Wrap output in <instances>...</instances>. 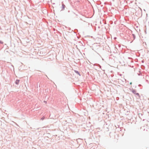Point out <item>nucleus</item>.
<instances>
[{"instance_id": "9b49d317", "label": "nucleus", "mask_w": 149, "mask_h": 149, "mask_svg": "<svg viewBox=\"0 0 149 149\" xmlns=\"http://www.w3.org/2000/svg\"><path fill=\"white\" fill-rule=\"evenodd\" d=\"M0 43L1 44H3V42H2L1 40H0Z\"/></svg>"}, {"instance_id": "20e7f679", "label": "nucleus", "mask_w": 149, "mask_h": 149, "mask_svg": "<svg viewBox=\"0 0 149 149\" xmlns=\"http://www.w3.org/2000/svg\"><path fill=\"white\" fill-rule=\"evenodd\" d=\"M65 5L64 4H62V10H63L64 9V8L65 7Z\"/></svg>"}, {"instance_id": "f257e3e1", "label": "nucleus", "mask_w": 149, "mask_h": 149, "mask_svg": "<svg viewBox=\"0 0 149 149\" xmlns=\"http://www.w3.org/2000/svg\"><path fill=\"white\" fill-rule=\"evenodd\" d=\"M19 79H17L15 81V83L17 85H18L19 83Z\"/></svg>"}, {"instance_id": "39448f33", "label": "nucleus", "mask_w": 149, "mask_h": 149, "mask_svg": "<svg viewBox=\"0 0 149 149\" xmlns=\"http://www.w3.org/2000/svg\"><path fill=\"white\" fill-rule=\"evenodd\" d=\"M132 36H133V38H133V40H134L136 38V36L135 34H132Z\"/></svg>"}, {"instance_id": "9d476101", "label": "nucleus", "mask_w": 149, "mask_h": 149, "mask_svg": "<svg viewBox=\"0 0 149 149\" xmlns=\"http://www.w3.org/2000/svg\"><path fill=\"white\" fill-rule=\"evenodd\" d=\"M45 117L43 116L41 118V119L42 120H44L45 119Z\"/></svg>"}, {"instance_id": "4468645a", "label": "nucleus", "mask_w": 149, "mask_h": 149, "mask_svg": "<svg viewBox=\"0 0 149 149\" xmlns=\"http://www.w3.org/2000/svg\"><path fill=\"white\" fill-rule=\"evenodd\" d=\"M142 62H143V61H142Z\"/></svg>"}, {"instance_id": "f03ea898", "label": "nucleus", "mask_w": 149, "mask_h": 149, "mask_svg": "<svg viewBox=\"0 0 149 149\" xmlns=\"http://www.w3.org/2000/svg\"><path fill=\"white\" fill-rule=\"evenodd\" d=\"M94 65L95 66H97L99 67V68H101V66L99 64H97V63H95L94 64Z\"/></svg>"}, {"instance_id": "1a4fd4ad", "label": "nucleus", "mask_w": 149, "mask_h": 149, "mask_svg": "<svg viewBox=\"0 0 149 149\" xmlns=\"http://www.w3.org/2000/svg\"><path fill=\"white\" fill-rule=\"evenodd\" d=\"M141 68L143 69H144L145 68V67L144 65H142L141 66Z\"/></svg>"}, {"instance_id": "f8f14e48", "label": "nucleus", "mask_w": 149, "mask_h": 149, "mask_svg": "<svg viewBox=\"0 0 149 149\" xmlns=\"http://www.w3.org/2000/svg\"><path fill=\"white\" fill-rule=\"evenodd\" d=\"M132 82L130 83V84L132 85Z\"/></svg>"}, {"instance_id": "0eeeda50", "label": "nucleus", "mask_w": 149, "mask_h": 149, "mask_svg": "<svg viewBox=\"0 0 149 149\" xmlns=\"http://www.w3.org/2000/svg\"><path fill=\"white\" fill-rule=\"evenodd\" d=\"M78 32V30L77 29H75L74 30V32L75 33H76Z\"/></svg>"}, {"instance_id": "ddd939ff", "label": "nucleus", "mask_w": 149, "mask_h": 149, "mask_svg": "<svg viewBox=\"0 0 149 149\" xmlns=\"http://www.w3.org/2000/svg\"><path fill=\"white\" fill-rule=\"evenodd\" d=\"M44 102H45V103H47L46 102V101H44Z\"/></svg>"}, {"instance_id": "423d86ee", "label": "nucleus", "mask_w": 149, "mask_h": 149, "mask_svg": "<svg viewBox=\"0 0 149 149\" xmlns=\"http://www.w3.org/2000/svg\"><path fill=\"white\" fill-rule=\"evenodd\" d=\"M74 72L76 74H77L78 75H79L80 76V75H81L80 74L79 72L78 71H77V70H74Z\"/></svg>"}, {"instance_id": "7ed1b4c3", "label": "nucleus", "mask_w": 149, "mask_h": 149, "mask_svg": "<svg viewBox=\"0 0 149 149\" xmlns=\"http://www.w3.org/2000/svg\"><path fill=\"white\" fill-rule=\"evenodd\" d=\"M132 91L134 94L136 93V90L134 89H132Z\"/></svg>"}, {"instance_id": "6e6552de", "label": "nucleus", "mask_w": 149, "mask_h": 149, "mask_svg": "<svg viewBox=\"0 0 149 149\" xmlns=\"http://www.w3.org/2000/svg\"><path fill=\"white\" fill-rule=\"evenodd\" d=\"M136 95L138 96L139 97L140 96V95H139V94L138 93H136L135 94Z\"/></svg>"}]
</instances>
